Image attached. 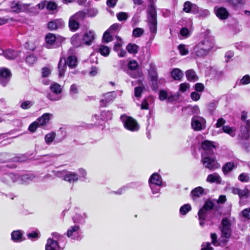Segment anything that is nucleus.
<instances>
[{"label":"nucleus","mask_w":250,"mask_h":250,"mask_svg":"<svg viewBox=\"0 0 250 250\" xmlns=\"http://www.w3.org/2000/svg\"><path fill=\"white\" fill-rule=\"evenodd\" d=\"M149 77L152 81V88L154 90L156 89V73L152 69L149 71Z\"/></svg>","instance_id":"nucleus-37"},{"label":"nucleus","mask_w":250,"mask_h":250,"mask_svg":"<svg viewBox=\"0 0 250 250\" xmlns=\"http://www.w3.org/2000/svg\"><path fill=\"white\" fill-rule=\"evenodd\" d=\"M201 250H213L209 242H204L201 245Z\"/></svg>","instance_id":"nucleus-63"},{"label":"nucleus","mask_w":250,"mask_h":250,"mask_svg":"<svg viewBox=\"0 0 250 250\" xmlns=\"http://www.w3.org/2000/svg\"><path fill=\"white\" fill-rule=\"evenodd\" d=\"M191 210V207L189 204H185L180 208V212L182 215H185Z\"/></svg>","instance_id":"nucleus-42"},{"label":"nucleus","mask_w":250,"mask_h":250,"mask_svg":"<svg viewBox=\"0 0 250 250\" xmlns=\"http://www.w3.org/2000/svg\"><path fill=\"white\" fill-rule=\"evenodd\" d=\"M206 122V120L203 118L194 116L191 119V127L195 131H200L205 128Z\"/></svg>","instance_id":"nucleus-10"},{"label":"nucleus","mask_w":250,"mask_h":250,"mask_svg":"<svg viewBox=\"0 0 250 250\" xmlns=\"http://www.w3.org/2000/svg\"><path fill=\"white\" fill-rule=\"evenodd\" d=\"M238 179L242 182H248L250 177L248 173H242L238 176Z\"/></svg>","instance_id":"nucleus-54"},{"label":"nucleus","mask_w":250,"mask_h":250,"mask_svg":"<svg viewBox=\"0 0 250 250\" xmlns=\"http://www.w3.org/2000/svg\"><path fill=\"white\" fill-rule=\"evenodd\" d=\"M201 148V156H203L204 154L206 156L208 155H215L214 150L215 149V146L213 144V142L205 140L202 143Z\"/></svg>","instance_id":"nucleus-9"},{"label":"nucleus","mask_w":250,"mask_h":250,"mask_svg":"<svg viewBox=\"0 0 250 250\" xmlns=\"http://www.w3.org/2000/svg\"><path fill=\"white\" fill-rule=\"evenodd\" d=\"M34 104L31 101H26L21 104V107L23 109H27L30 108Z\"/></svg>","instance_id":"nucleus-53"},{"label":"nucleus","mask_w":250,"mask_h":250,"mask_svg":"<svg viewBox=\"0 0 250 250\" xmlns=\"http://www.w3.org/2000/svg\"><path fill=\"white\" fill-rule=\"evenodd\" d=\"M148 183L150 188L151 189L152 193L153 194H155L156 193V173H153L151 176L150 177Z\"/></svg>","instance_id":"nucleus-27"},{"label":"nucleus","mask_w":250,"mask_h":250,"mask_svg":"<svg viewBox=\"0 0 250 250\" xmlns=\"http://www.w3.org/2000/svg\"><path fill=\"white\" fill-rule=\"evenodd\" d=\"M184 76L183 72L179 68H174L171 71V76L176 81H180Z\"/></svg>","instance_id":"nucleus-31"},{"label":"nucleus","mask_w":250,"mask_h":250,"mask_svg":"<svg viewBox=\"0 0 250 250\" xmlns=\"http://www.w3.org/2000/svg\"><path fill=\"white\" fill-rule=\"evenodd\" d=\"M208 212V210H205L202 211V209H200L198 212L199 219H206Z\"/></svg>","instance_id":"nucleus-59"},{"label":"nucleus","mask_w":250,"mask_h":250,"mask_svg":"<svg viewBox=\"0 0 250 250\" xmlns=\"http://www.w3.org/2000/svg\"><path fill=\"white\" fill-rule=\"evenodd\" d=\"M99 50L100 54L104 57L108 56L110 52V48L108 46L104 45H101L99 46Z\"/></svg>","instance_id":"nucleus-40"},{"label":"nucleus","mask_w":250,"mask_h":250,"mask_svg":"<svg viewBox=\"0 0 250 250\" xmlns=\"http://www.w3.org/2000/svg\"><path fill=\"white\" fill-rule=\"evenodd\" d=\"M201 162L203 166L210 171L220 167V165L217 162L215 155L206 156L204 154L203 156H201Z\"/></svg>","instance_id":"nucleus-4"},{"label":"nucleus","mask_w":250,"mask_h":250,"mask_svg":"<svg viewBox=\"0 0 250 250\" xmlns=\"http://www.w3.org/2000/svg\"><path fill=\"white\" fill-rule=\"evenodd\" d=\"M250 83V76L246 75L240 80V84L246 85Z\"/></svg>","instance_id":"nucleus-62"},{"label":"nucleus","mask_w":250,"mask_h":250,"mask_svg":"<svg viewBox=\"0 0 250 250\" xmlns=\"http://www.w3.org/2000/svg\"><path fill=\"white\" fill-rule=\"evenodd\" d=\"M139 46L135 44L129 43L126 46V50L131 54H136L138 52Z\"/></svg>","instance_id":"nucleus-41"},{"label":"nucleus","mask_w":250,"mask_h":250,"mask_svg":"<svg viewBox=\"0 0 250 250\" xmlns=\"http://www.w3.org/2000/svg\"><path fill=\"white\" fill-rule=\"evenodd\" d=\"M198 45H201L208 52L213 47L214 42L212 39L209 38H206L199 42Z\"/></svg>","instance_id":"nucleus-21"},{"label":"nucleus","mask_w":250,"mask_h":250,"mask_svg":"<svg viewBox=\"0 0 250 250\" xmlns=\"http://www.w3.org/2000/svg\"><path fill=\"white\" fill-rule=\"evenodd\" d=\"M3 53L4 56L6 58L9 60H12L16 58L17 56H18L20 52L18 51L8 49Z\"/></svg>","instance_id":"nucleus-32"},{"label":"nucleus","mask_w":250,"mask_h":250,"mask_svg":"<svg viewBox=\"0 0 250 250\" xmlns=\"http://www.w3.org/2000/svg\"><path fill=\"white\" fill-rule=\"evenodd\" d=\"M66 235L68 238L75 240L82 238V231L78 225L70 226L67 230Z\"/></svg>","instance_id":"nucleus-8"},{"label":"nucleus","mask_w":250,"mask_h":250,"mask_svg":"<svg viewBox=\"0 0 250 250\" xmlns=\"http://www.w3.org/2000/svg\"><path fill=\"white\" fill-rule=\"evenodd\" d=\"M69 27L70 30L76 31L79 28V21L71 17L69 21Z\"/></svg>","instance_id":"nucleus-35"},{"label":"nucleus","mask_w":250,"mask_h":250,"mask_svg":"<svg viewBox=\"0 0 250 250\" xmlns=\"http://www.w3.org/2000/svg\"><path fill=\"white\" fill-rule=\"evenodd\" d=\"M239 137L243 140H248L250 137V121L241 123Z\"/></svg>","instance_id":"nucleus-14"},{"label":"nucleus","mask_w":250,"mask_h":250,"mask_svg":"<svg viewBox=\"0 0 250 250\" xmlns=\"http://www.w3.org/2000/svg\"><path fill=\"white\" fill-rule=\"evenodd\" d=\"M216 107V104L215 102H211L208 104V109L211 115H213L214 114Z\"/></svg>","instance_id":"nucleus-61"},{"label":"nucleus","mask_w":250,"mask_h":250,"mask_svg":"<svg viewBox=\"0 0 250 250\" xmlns=\"http://www.w3.org/2000/svg\"><path fill=\"white\" fill-rule=\"evenodd\" d=\"M34 178L35 176L32 174L23 175L21 177L20 183L21 184L29 183L30 181H32Z\"/></svg>","instance_id":"nucleus-39"},{"label":"nucleus","mask_w":250,"mask_h":250,"mask_svg":"<svg viewBox=\"0 0 250 250\" xmlns=\"http://www.w3.org/2000/svg\"><path fill=\"white\" fill-rule=\"evenodd\" d=\"M29 5V4L22 3L19 1H13L11 4L10 7L13 12L20 13L27 10Z\"/></svg>","instance_id":"nucleus-16"},{"label":"nucleus","mask_w":250,"mask_h":250,"mask_svg":"<svg viewBox=\"0 0 250 250\" xmlns=\"http://www.w3.org/2000/svg\"><path fill=\"white\" fill-rule=\"evenodd\" d=\"M95 37V32L93 31H88L86 32L83 36L84 44L87 45H90L94 41Z\"/></svg>","instance_id":"nucleus-23"},{"label":"nucleus","mask_w":250,"mask_h":250,"mask_svg":"<svg viewBox=\"0 0 250 250\" xmlns=\"http://www.w3.org/2000/svg\"><path fill=\"white\" fill-rule=\"evenodd\" d=\"M101 117L103 120H109L112 118V113L111 111H104L101 113Z\"/></svg>","instance_id":"nucleus-47"},{"label":"nucleus","mask_w":250,"mask_h":250,"mask_svg":"<svg viewBox=\"0 0 250 250\" xmlns=\"http://www.w3.org/2000/svg\"><path fill=\"white\" fill-rule=\"evenodd\" d=\"M223 131L228 134H229L230 136L232 137H234L235 136V132L229 126H226L224 125L223 126Z\"/></svg>","instance_id":"nucleus-55"},{"label":"nucleus","mask_w":250,"mask_h":250,"mask_svg":"<svg viewBox=\"0 0 250 250\" xmlns=\"http://www.w3.org/2000/svg\"><path fill=\"white\" fill-rule=\"evenodd\" d=\"M234 167V164L233 162H228L223 167L222 171L226 175L232 170Z\"/></svg>","instance_id":"nucleus-38"},{"label":"nucleus","mask_w":250,"mask_h":250,"mask_svg":"<svg viewBox=\"0 0 250 250\" xmlns=\"http://www.w3.org/2000/svg\"><path fill=\"white\" fill-rule=\"evenodd\" d=\"M120 119L126 129L131 131H136L139 129L138 123L133 118L124 115L121 116Z\"/></svg>","instance_id":"nucleus-6"},{"label":"nucleus","mask_w":250,"mask_h":250,"mask_svg":"<svg viewBox=\"0 0 250 250\" xmlns=\"http://www.w3.org/2000/svg\"><path fill=\"white\" fill-rule=\"evenodd\" d=\"M126 73L132 78H140L142 76V72L139 69L138 62L135 60L130 61L127 65Z\"/></svg>","instance_id":"nucleus-5"},{"label":"nucleus","mask_w":250,"mask_h":250,"mask_svg":"<svg viewBox=\"0 0 250 250\" xmlns=\"http://www.w3.org/2000/svg\"><path fill=\"white\" fill-rule=\"evenodd\" d=\"M83 42V36L79 34H75L71 38V42L75 47L81 46L84 43Z\"/></svg>","instance_id":"nucleus-26"},{"label":"nucleus","mask_w":250,"mask_h":250,"mask_svg":"<svg viewBox=\"0 0 250 250\" xmlns=\"http://www.w3.org/2000/svg\"><path fill=\"white\" fill-rule=\"evenodd\" d=\"M242 216L247 219H250V208H247L242 211Z\"/></svg>","instance_id":"nucleus-64"},{"label":"nucleus","mask_w":250,"mask_h":250,"mask_svg":"<svg viewBox=\"0 0 250 250\" xmlns=\"http://www.w3.org/2000/svg\"><path fill=\"white\" fill-rule=\"evenodd\" d=\"M222 179L219 174L217 173L209 174L207 178V181L209 183H220Z\"/></svg>","instance_id":"nucleus-30"},{"label":"nucleus","mask_w":250,"mask_h":250,"mask_svg":"<svg viewBox=\"0 0 250 250\" xmlns=\"http://www.w3.org/2000/svg\"><path fill=\"white\" fill-rule=\"evenodd\" d=\"M197 14H198V17L200 18L205 19L209 16L210 12L207 9H202L199 8V11Z\"/></svg>","instance_id":"nucleus-46"},{"label":"nucleus","mask_w":250,"mask_h":250,"mask_svg":"<svg viewBox=\"0 0 250 250\" xmlns=\"http://www.w3.org/2000/svg\"><path fill=\"white\" fill-rule=\"evenodd\" d=\"M117 18L119 21H126L128 18V15L125 12H119L117 14Z\"/></svg>","instance_id":"nucleus-57"},{"label":"nucleus","mask_w":250,"mask_h":250,"mask_svg":"<svg viewBox=\"0 0 250 250\" xmlns=\"http://www.w3.org/2000/svg\"><path fill=\"white\" fill-rule=\"evenodd\" d=\"M178 48L179 50L180 53L182 55H187L189 51L188 48H187L186 45L183 44H180Z\"/></svg>","instance_id":"nucleus-52"},{"label":"nucleus","mask_w":250,"mask_h":250,"mask_svg":"<svg viewBox=\"0 0 250 250\" xmlns=\"http://www.w3.org/2000/svg\"><path fill=\"white\" fill-rule=\"evenodd\" d=\"M64 38L62 36H56L52 33H48L45 36V42L48 48H55L59 46L63 42Z\"/></svg>","instance_id":"nucleus-7"},{"label":"nucleus","mask_w":250,"mask_h":250,"mask_svg":"<svg viewBox=\"0 0 250 250\" xmlns=\"http://www.w3.org/2000/svg\"><path fill=\"white\" fill-rule=\"evenodd\" d=\"M214 207V204L210 200H208L206 202L204 206L201 208L202 210H210Z\"/></svg>","instance_id":"nucleus-50"},{"label":"nucleus","mask_w":250,"mask_h":250,"mask_svg":"<svg viewBox=\"0 0 250 250\" xmlns=\"http://www.w3.org/2000/svg\"><path fill=\"white\" fill-rule=\"evenodd\" d=\"M51 114L46 113L43 114L41 117L37 119V121L40 126H43L46 124L49 121Z\"/></svg>","instance_id":"nucleus-29"},{"label":"nucleus","mask_w":250,"mask_h":250,"mask_svg":"<svg viewBox=\"0 0 250 250\" xmlns=\"http://www.w3.org/2000/svg\"><path fill=\"white\" fill-rule=\"evenodd\" d=\"M214 10L217 17L220 19L225 20L229 17V13L227 9L224 7H215Z\"/></svg>","instance_id":"nucleus-24"},{"label":"nucleus","mask_w":250,"mask_h":250,"mask_svg":"<svg viewBox=\"0 0 250 250\" xmlns=\"http://www.w3.org/2000/svg\"><path fill=\"white\" fill-rule=\"evenodd\" d=\"M117 42H115L113 49L116 52L119 51L120 49L122 48L123 45V41L122 39L118 36H116Z\"/></svg>","instance_id":"nucleus-45"},{"label":"nucleus","mask_w":250,"mask_h":250,"mask_svg":"<svg viewBox=\"0 0 250 250\" xmlns=\"http://www.w3.org/2000/svg\"><path fill=\"white\" fill-rule=\"evenodd\" d=\"M40 126V125L36 120L30 124L28 127V129L30 132H34L36 130L37 128Z\"/></svg>","instance_id":"nucleus-60"},{"label":"nucleus","mask_w":250,"mask_h":250,"mask_svg":"<svg viewBox=\"0 0 250 250\" xmlns=\"http://www.w3.org/2000/svg\"><path fill=\"white\" fill-rule=\"evenodd\" d=\"M11 76L10 71L5 68H0V84L5 86L9 82Z\"/></svg>","instance_id":"nucleus-17"},{"label":"nucleus","mask_w":250,"mask_h":250,"mask_svg":"<svg viewBox=\"0 0 250 250\" xmlns=\"http://www.w3.org/2000/svg\"><path fill=\"white\" fill-rule=\"evenodd\" d=\"M204 188L201 187H198L193 189L191 192V195L194 200L202 196L204 193Z\"/></svg>","instance_id":"nucleus-28"},{"label":"nucleus","mask_w":250,"mask_h":250,"mask_svg":"<svg viewBox=\"0 0 250 250\" xmlns=\"http://www.w3.org/2000/svg\"><path fill=\"white\" fill-rule=\"evenodd\" d=\"M50 92L47 94V98L51 101H58L62 99L61 86L56 83H52L49 86Z\"/></svg>","instance_id":"nucleus-3"},{"label":"nucleus","mask_w":250,"mask_h":250,"mask_svg":"<svg viewBox=\"0 0 250 250\" xmlns=\"http://www.w3.org/2000/svg\"><path fill=\"white\" fill-rule=\"evenodd\" d=\"M37 58L34 54L28 56L26 58V62L29 65L33 64L36 62Z\"/></svg>","instance_id":"nucleus-49"},{"label":"nucleus","mask_w":250,"mask_h":250,"mask_svg":"<svg viewBox=\"0 0 250 250\" xmlns=\"http://www.w3.org/2000/svg\"><path fill=\"white\" fill-rule=\"evenodd\" d=\"M111 33L108 30L105 31L103 35V42L105 43H108L112 40V36L110 35Z\"/></svg>","instance_id":"nucleus-48"},{"label":"nucleus","mask_w":250,"mask_h":250,"mask_svg":"<svg viewBox=\"0 0 250 250\" xmlns=\"http://www.w3.org/2000/svg\"><path fill=\"white\" fill-rule=\"evenodd\" d=\"M194 54L197 57H202L208 54V52L204 48L201 47V45L197 44L194 48Z\"/></svg>","instance_id":"nucleus-33"},{"label":"nucleus","mask_w":250,"mask_h":250,"mask_svg":"<svg viewBox=\"0 0 250 250\" xmlns=\"http://www.w3.org/2000/svg\"><path fill=\"white\" fill-rule=\"evenodd\" d=\"M144 33V31L142 28H137L133 30L132 34L135 37L138 38L141 36Z\"/></svg>","instance_id":"nucleus-58"},{"label":"nucleus","mask_w":250,"mask_h":250,"mask_svg":"<svg viewBox=\"0 0 250 250\" xmlns=\"http://www.w3.org/2000/svg\"><path fill=\"white\" fill-rule=\"evenodd\" d=\"M66 65H67L70 68L75 67L77 65L76 57L73 56H69L66 61L64 60V62H62V58L60 59L58 66L60 77L64 76L66 68Z\"/></svg>","instance_id":"nucleus-2"},{"label":"nucleus","mask_w":250,"mask_h":250,"mask_svg":"<svg viewBox=\"0 0 250 250\" xmlns=\"http://www.w3.org/2000/svg\"><path fill=\"white\" fill-rule=\"evenodd\" d=\"M210 238L211 239V243L214 246H220V243L219 242V240H217V235L215 233H212L210 234Z\"/></svg>","instance_id":"nucleus-51"},{"label":"nucleus","mask_w":250,"mask_h":250,"mask_svg":"<svg viewBox=\"0 0 250 250\" xmlns=\"http://www.w3.org/2000/svg\"><path fill=\"white\" fill-rule=\"evenodd\" d=\"M183 11L186 13L197 14L199 11V7L196 4L187 1L184 3Z\"/></svg>","instance_id":"nucleus-18"},{"label":"nucleus","mask_w":250,"mask_h":250,"mask_svg":"<svg viewBox=\"0 0 250 250\" xmlns=\"http://www.w3.org/2000/svg\"><path fill=\"white\" fill-rule=\"evenodd\" d=\"M64 26V22L62 19H55L48 23V28L50 30H57Z\"/></svg>","instance_id":"nucleus-22"},{"label":"nucleus","mask_w":250,"mask_h":250,"mask_svg":"<svg viewBox=\"0 0 250 250\" xmlns=\"http://www.w3.org/2000/svg\"><path fill=\"white\" fill-rule=\"evenodd\" d=\"M116 97L117 94L115 91L104 94L100 101V105L103 107L107 106L109 104L113 102Z\"/></svg>","instance_id":"nucleus-13"},{"label":"nucleus","mask_w":250,"mask_h":250,"mask_svg":"<svg viewBox=\"0 0 250 250\" xmlns=\"http://www.w3.org/2000/svg\"><path fill=\"white\" fill-rule=\"evenodd\" d=\"M180 96L179 92L172 94L171 93H168L166 90H162L159 92V98L161 101L167 99V102L171 103L177 101Z\"/></svg>","instance_id":"nucleus-12"},{"label":"nucleus","mask_w":250,"mask_h":250,"mask_svg":"<svg viewBox=\"0 0 250 250\" xmlns=\"http://www.w3.org/2000/svg\"><path fill=\"white\" fill-rule=\"evenodd\" d=\"M11 235V239L14 242L19 243L24 240L23 238V233L20 230H14L12 232Z\"/></svg>","instance_id":"nucleus-25"},{"label":"nucleus","mask_w":250,"mask_h":250,"mask_svg":"<svg viewBox=\"0 0 250 250\" xmlns=\"http://www.w3.org/2000/svg\"><path fill=\"white\" fill-rule=\"evenodd\" d=\"M231 192L235 195H238L240 198H248L250 194V191L246 188L244 189H241L239 188H232Z\"/></svg>","instance_id":"nucleus-20"},{"label":"nucleus","mask_w":250,"mask_h":250,"mask_svg":"<svg viewBox=\"0 0 250 250\" xmlns=\"http://www.w3.org/2000/svg\"><path fill=\"white\" fill-rule=\"evenodd\" d=\"M186 75L187 79L189 81L195 82L196 81H197L198 79V76H197L196 72L193 69L187 70L186 72Z\"/></svg>","instance_id":"nucleus-34"},{"label":"nucleus","mask_w":250,"mask_h":250,"mask_svg":"<svg viewBox=\"0 0 250 250\" xmlns=\"http://www.w3.org/2000/svg\"><path fill=\"white\" fill-rule=\"evenodd\" d=\"M56 137V134L55 133L52 132L48 134H47L44 137V140L45 141V143L47 145L50 144L53 140H54L55 138Z\"/></svg>","instance_id":"nucleus-43"},{"label":"nucleus","mask_w":250,"mask_h":250,"mask_svg":"<svg viewBox=\"0 0 250 250\" xmlns=\"http://www.w3.org/2000/svg\"><path fill=\"white\" fill-rule=\"evenodd\" d=\"M57 175L61 176L63 175V180L70 183H74L78 181L79 179V175L74 172L72 171H57Z\"/></svg>","instance_id":"nucleus-11"},{"label":"nucleus","mask_w":250,"mask_h":250,"mask_svg":"<svg viewBox=\"0 0 250 250\" xmlns=\"http://www.w3.org/2000/svg\"><path fill=\"white\" fill-rule=\"evenodd\" d=\"M63 248L60 247L57 240L48 238L45 246V250H62Z\"/></svg>","instance_id":"nucleus-19"},{"label":"nucleus","mask_w":250,"mask_h":250,"mask_svg":"<svg viewBox=\"0 0 250 250\" xmlns=\"http://www.w3.org/2000/svg\"><path fill=\"white\" fill-rule=\"evenodd\" d=\"M147 19L150 32L153 34L156 32V10L154 2L149 0V5L147 9Z\"/></svg>","instance_id":"nucleus-1"},{"label":"nucleus","mask_w":250,"mask_h":250,"mask_svg":"<svg viewBox=\"0 0 250 250\" xmlns=\"http://www.w3.org/2000/svg\"><path fill=\"white\" fill-rule=\"evenodd\" d=\"M86 217V214L83 213V214H77L75 215L73 219L75 223L83 224Z\"/></svg>","instance_id":"nucleus-36"},{"label":"nucleus","mask_w":250,"mask_h":250,"mask_svg":"<svg viewBox=\"0 0 250 250\" xmlns=\"http://www.w3.org/2000/svg\"><path fill=\"white\" fill-rule=\"evenodd\" d=\"M222 228V237L225 238H229L231 235L230 224L228 219L223 218L221 222Z\"/></svg>","instance_id":"nucleus-15"},{"label":"nucleus","mask_w":250,"mask_h":250,"mask_svg":"<svg viewBox=\"0 0 250 250\" xmlns=\"http://www.w3.org/2000/svg\"><path fill=\"white\" fill-rule=\"evenodd\" d=\"M85 15L86 14L83 11H80L78 12L71 17H73V18L76 19V20L78 21H81L83 20L85 18Z\"/></svg>","instance_id":"nucleus-44"},{"label":"nucleus","mask_w":250,"mask_h":250,"mask_svg":"<svg viewBox=\"0 0 250 250\" xmlns=\"http://www.w3.org/2000/svg\"><path fill=\"white\" fill-rule=\"evenodd\" d=\"M57 7V4L53 1H47L46 8L48 10L52 11L55 10Z\"/></svg>","instance_id":"nucleus-56"}]
</instances>
